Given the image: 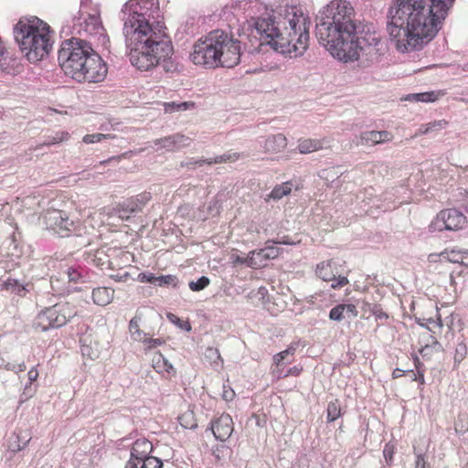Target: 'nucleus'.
<instances>
[{
    "label": "nucleus",
    "instance_id": "nucleus-1",
    "mask_svg": "<svg viewBox=\"0 0 468 468\" xmlns=\"http://www.w3.org/2000/svg\"><path fill=\"white\" fill-rule=\"evenodd\" d=\"M455 0H392L387 32L400 53L420 50L441 29Z\"/></svg>",
    "mask_w": 468,
    "mask_h": 468
},
{
    "label": "nucleus",
    "instance_id": "nucleus-2",
    "mask_svg": "<svg viewBox=\"0 0 468 468\" xmlns=\"http://www.w3.org/2000/svg\"><path fill=\"white\" fill-rule=\"evenodd\" d=\"M358 21L352 5L346 0H333L320 11L316 37L335 58L348 62L358 59Z\"/></svg>",
    "mask_w": 468,
    "mask_h": 468
},
{
    "label": "nucleus",
    "instance_id": "nucleus-3",
    "mask_svg": "<svg viewBox=\"0 0 468 468\" xmlns=\"http://www.w3.org/2000/svg\"><path fill=\"white\" fill-rule=\"evenodd\" d=\"M147 0H129L123 7L127 14L123 25V35L131 64L141 71H148L158 66L159 45L166 37L153 27L144 13Z\"/></svg>",
    "mask_w": 468,
    "mask_h": 468
},
{
    "label": "nucleus",
    "instance_id": "nucleus-4",
    "mask_svg": "<svg viewBox=\"0 0 468 468\" xmlns=\"http://www.w3.org/2000/svg\"><path fill=\"white\" fill-rule=\"evenodd\" d=\"M255 27L273 49L291 58L303 55L309 47L311 20L296 6L286 8L279 21L271 14L259 17Z\"/></svg>",
    "mask_w": 468,
    "mask_h": 468
},
{
    "label": "nucleus",
    "instance_id": "nucleus-5",
    "mask_svg": "<svg viewBox=\"0 0 468 468\" xmlns=\"http://www.w3.org/2000/svg\"><path fill=\"white\" fill-rule=\"evenodd\" d=\"M58 59L64 73L78 82H101L108 73L106 63L91 44L80 38L64 41Z\"/></svg>",
    "mask_w": 468,
    "mask_h": 468
},
{
    "label": "nucleus",
    "instance_id": "nucleus-6",
    "mask_svg": "<svg viewBox=\"0 0 468 468\" xmlns=\"http://www.w3.org/2000/svg\"><path fill=\"white\" fill-rule=\"evenodd\" d=\"M16 39L21 52L31 63L47 58L54 44L50 27L37 17L20 20L16 26Z\"/></svg>",
    "mask_w": 468,
    "mask_h": 468
},
{
    "label": "nucleus",
    "instance_id": "nucleus-7",
    "mask_svg": "<svg viewBox=\"0 0 468 468\" xmlns=\"http://www.w3.org/2000/svg\"><path fill=\"white\" fill-rule=\"evenodd\" d=\"M79 314L78 306L69 302H59L42 309L33 321L36 331L45 332L53 328H59L69 323Z\"/></svg>",
    "mask_w": 468,
    "mask_h": 468
},
{
    "label": "nucleus",
    "instance_id": "nucleus-8",
    "mask_svg": "<svg viewBox=\"0 0 468 468\" xmlns=\"http://www.w3.org/2000/svg\"><path fill=\"white\" fill-rule=\"evenodd\" d=\"M219 29L213 30L198 38L190 53L191 61L207 69L217 68Z\"/></svg>",
    "mask_w": 468,
    "mask_h": 468
},
{
    "label": "nucleus",
    "instance_id": "nucleus-9",
    "mask_svg": "<svg viewBox=\"0 0 468 468\" xmlns=\"http://www.w3.org/2000/svg\"><path fill=\"white\" fill-rule=\"evenodd\" d=\"M86 6H81L79 18V33L89 37L97 46L105 47L109 42V37L102 25L99 10L92 9L88 12Z\"/></svg>",
    "mask_w": 468,
    "mask_h": 468
},
{
    "label": "nucleus",
    "instance_id": "nucleus-10",
    "mask_svg": "<svg viewBox=\"0 0 468 468\" xmlns=\"http://www.w3.org/2000/svg\"><path fill=\"white\" fill-rule=\"evenodd\" d=\"M217 68H233L240 60V42L223 30H219Z\"/></svg>",
    "mask_w": 468,
    "mask_h": 468
},
{
    "label": "nucleus",
    "instance_id": "nucleus-11",
    "mask_svg": "<svg viewBox=\"0 0 468 468\" xmlns=\"http://www.w3.org/2000/svg\"><path fill=\"white\" fill-rule=\"evenodd\" d=\"M467 224L466 216L456 208H445L441 210L429 225L431 232L436 231H458Z\"/></svg>",
    "mask_w": 468,
    "mask_h": 468
},
{
    "label": "nucleus",
    "instance_id": "nucleus-12",
    "mask_svg": "<svg viewBox=\"0 0 468 468\" xmlns=\"http://www.w3.org/2000/svg\"><path fill=\"white\" fill-rule=\"evenodd\" d=\"M47 223L48 228L60 237H69L71 234L80 235L79 232L80 220L70 219L63 210L54 209L48 213Z\"/></svg>",
    "mask_w": 468,
    "mask_h": 468
},
{
    "label": "nucleus",
    "instance_id": "nucleus-13",
    "mask_svg": "<svg viewBox=\"0 0 468 468\" xmlns=\"http://www.w3.org/2000/svg\"><path fill=\"white\" fill-rule=\"evenodd\" d=\"M158 65H161L165 72L176 73L179 72L182 69V65L174 56V47L172 42L166 38L165 44L159 45Z\"/></svg>",
    "mask_w": 468,
    "mask_h": 468
},
{
    "label": "nucleus",
    "instance_id": "nucleus-14",
    "mask_svg": "<svg viewBox=\"0 0 468 468\" xmlns=\"http://www.w3.org/2000/svg\"><path fill=\"white\" fill-rule=\"evenodd\" d=\"M211 430L217 440L227 441L234 431V422L230 415L222 414L211 423Z\"/></svg>",
    "mask_w": 468,
    "mask_h": 468
},
{
    "label": "nucleus",
    "instance_id": "nucleus-15",
    "mask_svg": "<svg viewBox=\"0 0 468 468\" xmlns=\"http://www.w3.org/2000/svg\"><path fill=\"white\" fill-rule=\"evenodd\" d=\"M153 452V444L145 438L137 439L131 449V458L128 462L135 463L137 461L154 458L151 455Z\"/></svg>",
    "mask_w": 468,
    "mask_h": 468
},
{
    "label": "nucleus",
    "instance_id": "nucleus-16",
    "mask_svg": "<svg viewBox=\"0 0 468 468\" xmlns=\"http://www.w3.org/2000/svg\"><path fill=\"white\" fill-rule=\"evenodd\" d=\"M360 144L373 146L393 140L394 136L388 131H367L360 133Z\"/></svg>",
    "mask_w": 468,
    "mask_h": 468
},
{
    "label": "nucleus",
    "instance_id": "nucleus-17",
    "mask_svg": "<svg viewBox=\"0 0 468 468\" xmlns=\"http://www.w3.org/2000/svg\"><path fill=\"white\" fill-rule=\"evenodd\" d=\"M154 144L159 148H165L168 151H176L190 144V138L180 133H176L154 141Z\"/></svg>",
    "mask_w": 468,
    "mask_h": 468
},
{
    "label": "nucleus",
    "instance_id": "nucleus-18",
    "mask_svg": "<svg viewBox=\"0 0 468 468\" xmlns=\"http://www.w3.org/2000/svg\"><path fill=\"white\" fill-rule=\"evenodd\" d=\"M152 367L158 374L167 378L175 377L176 374V370L173 365L159 351L155 352L153 356Z\"/></svg>",
    "mask_w": 468,
    "mask_h": 468
},
{
    "label": "nucleus",
    "instance_id": "nucleus-19",
    "mask_svg": "<svg viewBox=\"0 0 468 468\" xmlns=\"http://www.w3.org/2000/svg\"><path fill=\"white\" fill-rule=\"evenodd\" d=\"M287 146V138L282 134L278 133L272 136H270L266 139L264 143V151L270 154H276L282 153Z\"/></svg>",
    "mask_w": 468,
    "mask_h": 468
},
{
    "label": "nucleus",
    "instance_id": "nucleus-20",
    "mask_svg": "<svg viewBox=\"0 0 468 468\" xmlns=\"http://www.w3.org/2000/svg\"><path fill=\"white\" fill-rule=\"evenodd\" d=\"M114 298V290L111 287H97L92 290V301L100 306L110 304Z\"/></svg>",
    "mask_w": 468,
    "mask_h": 468
},
{
    "label": "nucleus",
    "instance_id": "nucleus-21",
    "mask_svg": "<svg viewBox=\"0 0 468 468\" xmlns=\"http://www.w3.org/2000/svg\"><path fill=\"white\" fill-rule=\"evenodd\" d=\"M325 143V139H300L298 143V150L303 154H311L323 149Z\"/></svg>",
    "mask_w": 468,
    "mask_h": 468
},
{
    "label": "nucleus",
    "instance_id": "nucleus-22",
    "mask_svg": "<svg viewBox=\"0 0 468 468\" xmlns=\"http://www.w3.org/2000/svg\"><path fill=\"white\" fill-rule=\"evenodd\" d=\"M138 209L137 199L129 198L121 203H118L114 208L119 218L122 219H128L130 215Z\"/></svg>",
    "mask_w": 468,
    "mask_h": 468
},
{
    "label": "nucleus",
    "instance_id": "nucleus-23",
    "mask_svg": "<svg viewBox=\"0 0 468 468\" xmlns=\"http://www.w3.org/2000/svg\"><path fill=\"white\" fill-rule=\"evenodd\" d=\"M70 138V134L67 131L58 130V131H53L49 134L45 136V141L40 144L39 146L36 147V149H38L42 146H51L55 144H61L63 142L69 141Z\"/></svg>",
    "mask_w": 468,
    "mask_h": 468
},
{
    "label": "nucleus",
    "instance_id": "nucleus-24",
    "mask_svg": "<svg viewBox=\"0 0 468 468\" xmlns=\"http://www.w3.org/2000/svg\"><path fill=\"white\" fill-rule=\"evenodd\" d=\"M316 275L325 282L334 281L335 272L333 268V260L322 261L316 265Z\"/></svg>",
    "mask_w": 468,
    "mask_h": 468
},
{
    "label": "nucleus",
    "instance_id": "nucleus-25",
    "mask_svg": "<svg viewBox=\"0 0 468 468\" xmlns=\"http://www.w3.org/2000/svg\"><path fill=\"white\" fill-rule=\"evenodd\" d=\"M292 183L291 181L283 182L281 185H277L271 191L268 197L269 199L280 200L285 196H288L292 192Z\"/></svg>",
    "mask_w": 468,
    "mask_h": 468
},
{
    "label": "nucleus",
    "instance_id": "nucleus-26",
    "mask_svg": "<svg viewBox=\"0 0 468 468\" xmlns=\"http://www.w3.org/2000/svg\"><path fill=\"white\" fill-rule=\"evenodd\" d=\"M448 125L446 120L433 121L429 123L421 124L415 133V136L427 134L433 131H440Z\"/></svg>",
    "mask_w": 468,
    "mask_h": 468
},
{
    "label": "nucleus",
    "instance_id": "nucleus-27",
    "mask_svg": "<svg viewBox=\"0 0 468 468\" xmlns=\"http://www.w3.org/2000/svg\"><path fill=\"white\" fill-rule=\"evenodd\" d=\"M441 257L448 259L453 262H459L462 265L468 267V250L464 251H448L445 250L440 254Z\"/></svg>",
    "mask_w": 468,
    "mask_h": 468
},
{
    "label": "nucleus",
    "instance_id": "nucleus-28",
    "mask_svg": "<svg viewBox=\"0 0 468 468\" xmlns=\"http://www.w3.org/2000/svg\"><path fill=\"white\" fill-rule=\"evenodd\" d=\"M125 468H163V463L158 458H148L135 463L127 462Z\"/></svg>",
    "mask_w": 468,
    "mask_h": 468
},
{
    "label": "nucleus",
    "instance_id": "nucleus-29",
    "mask_svg": "<svg viewBox=\"0 0 468 468\" xmlns=\"http://www.w3.org/2000/svg\"><path fill=\"white\" fill-rule=\"evenodd\" d=\"M180 425L185 429H195L197 426V422L193 410L187 409L183 411L177 418Z\"/></svg>",
    "mask_w": 468,
    "mask_h": 468
},
{
    "label": "nucleus",
    "instance_id": "nucleus-30",
    "mask_svg": "<svg viewBox=\"0 0 468 468\" xmlns=\"http://www.w3.org/2000/svg\"><path fill=\"white\" fill-rule=\"evenodd\" d=\"M342 415V408L339 399H335L330 401L326 409L327 422L336 420Z\"/></svg>",
    "mask_w": 468,
    "mask_h": 468
},
{
    "label": "nucleus",
    "instance_id": "nucleus-31",
    "mask_svg": "<svg viewBox=\"0 0 468 468\" xmlns=\"http://www.w3.org/2000/svg\"><path fill=\"white\" fill-rule=\"evenodd\" d=\"M440 92L429 91L421 93H413L407 96V101H415L421 102H433L439 99Z\"/></svg>",
    "mask_w": 468,
    "mask_h": 468
},
{
    "label": "nucleus",
    "instance_id": "nucleus-32",
    "mask_svg": "<svg viewBox=\"0 0 468 468\" xmlns=\"http://www.w3.org/2000/svg\"><path fill=\"white\" fill-rule=\"evenodd\" d=\"M195 107V103L192 101H185V102H165L164 110L165 112H182L193 109Z\"/></svg>",
    "mask_w": 468,
    "mask_h": 468
},
{
    "label": "nucleus",
    "instance_id": "nucleus-33",
    "mask_svg": "<svg viewBox=\"0 0 468 468\" xmlns=\"http://www.w3.org/2000/svg\"><path fill=\"white\" fill-rule=\"evenodd\" d=\"M266 254L262 251V249L258 250L250 251V258H251V260L253 261H255V262H260L259 265L250 266V268L259 269V268H261V267L265 266V263L268 261L267 258L263 257Z\"/></svg>",
    "mask_w": 468,
    "mask_h": 468
},
{
    "label": "nucleus",
    "instance_id": "nucleus-34",
    "mask_svg": "<svg viewBox=\"0 0 468 468\" xmlns=\"http://www.w3.org/2000/svg\"><path fill=\"white\" fill-rule=\"evenodd\" d=\"M115 136L112 134H104V133H92V134H86L82 141L83 143L90 144H95L100 143L103 139H113Z\"/></svg>",
    "mask_w": 468,
    "mask_h": 468
},
{
    "label": "nucleus",
    "instance_id": "nucleus-35",
    "mask_svg": "<svg viewBox=\"0 0 468 468\" xmlns=\"http://www.w3.org/2000/svg\"><path fill=\"white\" fill-rule=\"evenodd\" d=\"M467 346L463 343H458L455 347L454 351V363L456 365H459L466 356L467 355Z\"/></svg>",
    "mask_w": 468,
    "mask_h": 468
},
{
    "label": "nucleus",
    "instance_id": "nucleus-36",
    "mask_svg": "<svg viewBox=\"0 0 468 468\" xmlns=\"http://www.w3.org/2000/svg\"><path fill=\"white\" fill-rule=\"evenodd\" d=\"M396 452V446L392 442H388L384 446L383 456L386 463L390 465L393 463V457Z\"/></svg>",
    "mask_w": 468,
    "mask_h": 468
},
{
    "label": "nucleus",
    "instance_id": "nucleus-37",
    "mask_svg": "<svg viewBox=\"0 0 468 468\" xmlns=\"http://www.w3.org/2000/svg\"><path fill=\"white\" fill-rule=\"evenodd\" d=\"M209 283V279L206 276H202L197 282H190L189 288L193 292H198L205 289Z\"/></svg>",
    "mask_w": 468,
    "mask_h": 468
},
{
    "label": "nucleus",
    "instance_id": "nucleus-38",
    "mask_svg": "<svg viewBox=\"0 0 468 468\" xmlns=\"http://www.w3.org/2000/svg\"><path fill=\"white\" fill-rule=\"evenodd\" d=\"M345 307L344 303L337 304L329 312V318L333 321H341L344 319Z\"/></svg>",
    "mask_w": 468,
    "mask_h": 468
},
{
    "label": "nucleus",
    "instance_id": "nucleus-39",
    "mask_svg": "<svg viewBox=\"0 0 468 468\" xmlns=\"http://www.w3.org/2000/svg\"><path fill=\"white\" fill-rule=\"evenodd\" d=\"M142 343L144 345L146 350H151L153 348H155L157 346H160L165 343V341L163 338H144L141 339Z\"/></svg>",
    "mask_w": 468,
    "mask_h": 468
},
{
    "label": "nucleus",
    "instance_id": "nucleus-40",
    "mask_svg": "<svg viewBox=\"0 0 468 468\" xmlns=\"http://www.w3.org/2000/svg\"><path fill=\"white\" fill-rule=\"evenodd\" d=\"M177 283V278L175 275H162L157 277V282L155 284L159 286L163 285H173L176 286Z\"/></svg>",
    "mask_w": 468,
    "mask_h": 468
},
{
    "label": "nucleus",
    "instance_id": "nucleus-41",
    "mask_svg": "<svg viewBox=\"0 0 468 468\" xmlns=\"http://www.w3.org/2000/svg\"><path fill=\"white\" fill-rule=\"evenodd\" d=\"M232 259H233L234 264H245L249 267L256 266V265L260 264V262H255L251 260V258H250V253L248 254L247 257H240L239 255H236V256H233Z\"/></svg>",
    "mask_w": 468,
    "mask_h": 468
},
{
    "label": "nucleus",
    "instance_id": "nucleus-42",
    "mask_svg": "<svg viewBox=\"0 0 468 468\" xmlns=\"http://www.w3.org/2000/svg\"><path fill=\"white\" fill-rule=\"evenodd\" d=\"M294 350H295V349H294L293 347H289V348H287V349H285V350H283V351H282V352H280V353L276 354V355L273 356V362H274V364H275L277 367H279V366L282 364V360H283V359H285V357H286L289 354L293 355Z\"/></svg>",
    "mask_w": 468,
    "mask_h": 468
},
{
    "label": "nucleus",
    "instance_id": "nucleus-43",
    "mask_svg": "<svg viewBox=\"0 0 468 468\" xmlns=\"http://www.w3.org/2000/svg\"><path fill=\"white\" fill-rule=\"evenodd\" d=\"M262 251L266 254L264 257L268 260L276 259L280 255V249L274 246H266L262 249Z\"/></svg>",
    "mask_w": 468,
    "mask_h": 468
},
{
    "label": "nucleus",
    "instance_id": "nucleus-44",
    "mask_svg": "<svg viewBox=\"0 0 468 468\" xmlns=\"http://www.w3.org/2000/svg\"><path fill=\"white\" fill-rule=\"evenodd\" d=\"M68 280L69 282H77L81 278V272L79 269L74 267H69L66 271Z\"/></svg>",
    "mask_w": 468,
    "mask_h": 468
},
{
    "label": "nucleus",
    "instance_id": "nucleus-45",
    "mask_svg": "<svg viewBox=\"0 0 468 468\" xmlns=\"http://www.w3.org/2000/svg\"><path fill=\"white\" fill-rule=\"evenodd\" d=\"M333 283L331 284L332 289H340L349 283L348 279L346 276L339 275L337 278L335 277V280L332 281Z\"/></svg>",
    "mask_w": 468,
    "mask_h": 468
},
{
    "label": "nucleus",
    "instance_id": "nucleus-46",
    "mask_svg": "<svg viewBox=\"0 0 468 468\" xmlns=\"http://www.w3.org/2000/svg\"><path fill=\"white\" fill-rule=\"evenodd\" d=\"M414 453L416 455V468H428L424 453L419 452L416 447H414Z\"/></svg>",
    "mask_w": 468,
    "mask_h": 468
},
{
    "label": "nucleus",
    "instance_id": "nucleus-47",
    "mask_svg": "<svg viewBox=\"0 0 468 468\" xmlns=\"http://www.w3.org/2000/svg\"><path fill=\"white\" fill-rule=\"evenodd\" d=\"M139 280L142 282H149L154 284L157 282V277L154 276L153 273H140Z\"/></svg>",
    "mask_w": 468,
    "mask_h": 468
},
{
    "label": "nucleus",
    "instance_id": "nucleus-48",
    "mask_svg": "<svg viewBox=\"0 0 468 468\" xmlns=\"http://www.w3.org/2000/svg\"><path fill=\"white\" fill-rule=\"evenodd\" d=\"M27 377H28V380H29V385L26 386L25 390H27L28 388H30L31 384L37 379V378H38V371H37V367H32L28 371Z\"/></svg>",
    "mask_w": 468,
    "mask_h": 468
},
{
    "label": "nucleus",
    "instance_id": "nucleus-49",
    "mask_svg": "<svg viewBox=\"0 0 468 468\" xmlns=\"http://www.w3.org/2000/svg\"><path fill=\"white\" fill-rule=\"evenodd\" d=\"M221 163H225L222 154L216 156L215 158L200 160V161L197 162V164H198L199 165H202L203 164L213 165V164H221Z\"/></svg>",
    "mask_w": 468,
    "mask_h": 468
},
{
    "label": "nucleus",
    "instance_id": "nucleus-50",
    "mask_svg": "<svg viewBox=\"0 0 468 468\" xmlns=\"http://www.w3.org/2000/svg\"><path fill=\"white\" fill-rule=\"evenodd\" d=\"M222 156L224 158L225 163H228V162L233 163V162L238 161L241 155L239 153H226V154H222Z\"/></svg>",
    "mask_w": 468,
    "mask_h": 468
},
{
    "label": "nucleus",
    "instance_id": "nucleus-51",
    "mask_svg": "<svg viewBox=\"0 0 468 468\" xmlns=\"http://www.w3.org/2000/svg\"><path fill=\"white\" fill-rule=\"evenodd\" d=\"M5 368L7 370H12V371H15L16 373H19V372H24L26 369H27V367H26V364L24 362L20 363V364H17V365H6L5 366Z\"/></svg>",
    "mask_w": 468,
    "mask_h": 468
},
{
    "label": "nucleus",
    "instance_id": "nucleus-52",
    "mask_svg": "<svg viewBox=\"0 0 468 468\" xmlns=\"http://www.w3.org/2000/svg\"><path fill=\"white\" fill-rule=\"evenodd\" d=\"M344 307H345V312H346L347 314H351L353 317H356L357 314H358V311L356 309V306L353 303H348V304H345L344 303Z\"/></svg>",
    "mask_w": 468,
    "mask_h": 468
},
{
    "label": "nucleus",
    "instance_id": "nucleus-53",
    "mask_svg": "<svg viewBox=\"0 0 468 468\" xmlns=\"http://www.w3.org/2000/svg\"><path fill=\"white\" fill-rule=\"evenodd\" d=\"M206 353H207V356H208L211 358L216 357L217 359L221 360L220 354L217 348L208 347V348H207Z\"/></svg>",
    "mask_w": 468,
    "mask_h": 468
},
{
    "label": "nucleus",
    "instance_id": "nucleus-54",
    "mask_svg": "<svg viewBox=\"0 0 468 468\" xmlns=\"http://www.w3.org/2000/svg\"><path fill=\"white\" fill-rule=\"evenodd\" d=\"M130 330L133 331L134 334L137 333L139 335H141L138 321L135 317L130 321Z\"/></svg>",
    "mask_w": 468,
    "mask_h": 468
},
{
    "label": "nucleus",
    "instance_id": "nucleus-55",
    "mask_svg": "<svg viewBox=\"0 0 468 468\" xmlns=\"http://www.w3.org/2000/svg\"><path fill=\"white\" fill-rule=\"evenodd\" d=\"M303 371V368L300 367H291L288 372L284 375V377H288V376H299L301 374V372Z\"/></svg>",
    "mask_w": 468,
    "mask_h": 468
},
{
    "label": "nucleus",
    "instance_id": "nucleus-56",
    "mask_svg": "<svg viewBox=\"0 0 468 468\" xmlns=\"http://www.w3.org/2000/svg\"><path fill=\"white\" fill-rule=\"evenodd\" d=\"M425 369H421L420 373L414 374V381H418L420 385L425 384L424 378Z\"/></svg>",
    "mask_w": 468,
    "mask_h": 468
},
{
    "label": "nucleus",
    "instance_id": "nucleus-57",
    "mask_svg": "<svg viewBox=\"0 0 468 468\" xmlns=\"http://www.w3.org/2000/svg\"><path fill=\"white\" fill-rule=\"evenodd\" d=\"M413 360L416 368V373H420L421 369H425L423 363L420 360V358L417 356H414Z\"/></svg>",
    "mask_w": 468,
    "mask_h": 468
},
{
    "label": "nucleus",
    "instance_id": "nucleus-58",
    "mask_svg": "<svg viewBox=\"0 0 468 468\" xmlns=\"http://www.w3.org/2000/svg\"><path fill=\"white\" fill-rule=\"evenodd\" d=\"M234 395H235L234 391L232 389H229V390L223 391L222 397L225 400L230 401L233 399Z\"/></svg>",
    "mask_w": 468,
    "mask_h": 468
},
{
    "label": "nucleus",
    "instance_id": "nucleus-59",
    "mask_svg": "<svg viewBox=\"0 0 468 468\" xmlns=\"http://www.w3.org/2000/svg\"><path fill=\"white\" fill-rule=\"evenodd\" d=\"M16 280H13V279H7L5 282V289H10V288H13L14 286L16 285Z\"/></svg>",
    "mask_w": 468,
    "mask_h": 468
},
{
    "label": "nucleus",
    "instance_id": "nucleus-60",
    "mask_svg": "<svg viewBox=\"0 0 468 468\" xmlns=\"http://www.w3.org/2000/svg\"><path fill=\"white\" fill-rule=\"evenodd\" d=\"M405 374V371L399 368H396L392 372V378H399L402 377Z\"/></svg>",
    "mask_w": 468,
    "mask_h": 468
},
{
    "label": "nucleus",
    "instance_id": "nucleus-61",
    "mask_svg": "<svg viewBox=\"0 0 468 468\" xmlns=\"http://www.w3.org/2000/svg\"><path fill=\"white\" fill-rule=\"evenodd\" d=\"M463 207L465 209V211L468 213V190H466L463 194Z\"/></svg>",
    "mask_w": 468,
    "mask_h": 468
},
{
    "label": "nucleus",
    "instance_id": "nucleus-62",
    "mask_svg": "<svg viewBox=\"0 0 468 468\" xmlns=\"http://www.w3.org/2000/svg\"><path fill=\"white\" fill-rule=\"evenodd\" d=\"M168 318L172 322H176V320L179 321V318H177L175 314H168Z\"/></svg>",
    "mask_w": 468,
    "mask_h": 468
},
{
    "label": "nucleus",
    "instance_id": "nucleus-63",
    "mask_svg": "<svg viewBox=\"0 0 468 468\" xmlns=\"http://www.w3.org/2000/svg\"><path fill=\"white\" fill-rule=\"evenodd\" d=\"M278 243H282V244H291V242L287 241V239H284L282 241H279Z\"/></svg>",
    "mask_w": 468,
    "mask_h": 468
},
{
    "label": "nucleus",
    "instance_id": "nucleus-64",
    "mask_svg": "<svg viewBox=\"0 0 468 468\" xmlns=\"http://www.w3.org/2000/svg\"><path fill=\"white\" fill-rule=\"evenodd\" d=\"M27 399V398H26V399H20V401H19V404L24 403Z\"/></svg>",
    "mask_w": 468,
    "mask_h": 468
}]
</instances>
